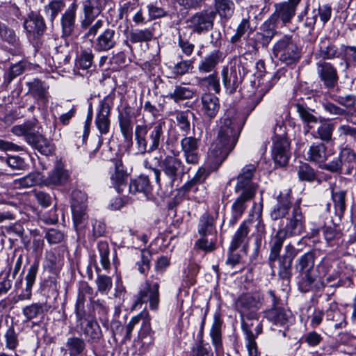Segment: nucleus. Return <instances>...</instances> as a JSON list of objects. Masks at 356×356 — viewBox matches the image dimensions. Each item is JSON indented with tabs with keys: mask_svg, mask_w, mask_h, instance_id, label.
<instances>
[{
	"mask_svg": "<svg viewBox=\"0 0 356 356\" xmlns=\"http://www.w3.org/2000/svg\"><path fill=\"white\" fill-rule=\"evenodd\" d=\"M243 123L238 117L225 115L221 119L218 136L211 144L208 161L211 168H218L233 150L238 140Z\"/></svg>",
	"mask_w": 356,
	"mask_h": 356,
	"instance_id": "f257e3e1",
	"label": "nucleus"
},
{
	"mask_svg": "<svg viewBox=\"0 0 356 356\" xmlns=\"http://www.w3.org/2000/svg\"><path fill=\"white\" fill-rule=\"evenodd\" d=\"M165 122L158 120L149 124H138L135 128V139L138 154H144L157 149L163 138Z\"/></svg>",
	"mask_w": 356,
	"mask_h": 356,
	"instance_id": "f03ea898",
	"label": "nucleus"
},
{
	"mask_svg": "<svg viewBox=\"0 0 356 356\" xmlns=\"http://www.w3.org/2000/svg\"><path fill=\"white\" fill-rule=\"evenodd\" d=\"M81 7L83 16L80 20L81 26L83 29H88L85 37L94 38L104 24V21L98 19L102 10V1L83 0Z\"/></svg>",
	"mask_w": 356,
	"mask_h": 356,
	"instance_id": "7ed1b4c3",
	"label": "nucleus"
},
{
	"mask_svg": "<svg viewBox=\"0 0 356 356\" xmlns=\"http://www.w3.org/2000/svg\"><path fill=\"white\" fill-rule=\"evenodd\" d=\"M12 132L16 136H24L27 143L42 154L47 156L54 151L53 145L42 135L34 131V124L32 122L15 125L12 128Z\"/></svg>",
	"mask_w": 356,
	"mask_h": 356,
	"instance_id": "20e7f679",
	"label": "nucleus"
},
{
	"mask_svg": "<svg viewBox=\"0 0 356 356\" xmlns=\"http://www.w3.org/2000/svg\"><path fill=\"white\" fill-rule=\"evenodd\" d=\"M273 54L276 58L287 65L298 61L300 54L296 44L289 35H284L273 47Z\"/></svg>",
	"mask_w": 356,
	"mask_h": 356,
	"instance_id": "39448f33",
	"label": "nucleus"
},
{
	"mask_svg": "<svg viewBox=\"0 0 356 356\" xmlns=\"http://www.w3.org/2000/svg\"><path fill=\"white\" fill-rule=\"evenodd\" d=\"M216 13L209 8L196 12L186 19L187 27L195 34L206 33L213 29Z\"/></svg>",
	"mask_w": 356,
	"mask_h": 356,
	"instance_id": "423d86ee",
	"label": "nucleus"
},
{
	"mask_svg": "<svg viewBox=\"0 0 356 356\" xmlns=\"http://www.w3.org/2000/svg\"><path fill=\"white\" fill-rule=\"evenodd\" d=\"M315 257L312 252H308L297 259L296 270L302 275L300 282L302 291H309L316 280L312 272L314 266Z\"/></svg>",
	"mask_w": 356,
	"mask_h": 356,
	"instance_id": "0eeeda50",
	"label": "nucleus"
},
{
	"mask_svg": "<svg viewBox=\"0 0 356 356\" xmlns=\"http://www.w3.org/2000/svg\"><path fill=\"white\" fill-rule=\"evenodd\" d=\"M159 283L150 280H146L143 289H140L135 302V305L145 302L149 303L152 310H156L159 304Z\"/></svg>",
	"mask_w": 356,
	"mask_h": 356,
	"instance_id": "6e6552de",
	"label": "nucleus"
},
{
	"mask_svg": "<svg viewBox=\"0 0 356 356\" xmlns=\"http://www.w3.org/2000/svg\"><path fill=\"white\" fill-rule=\"evenodd\" d=\"M272 156L275 163L280 166H285L291 156L290 143L282 135L275 134L273 139Z\"/></svg>",
	"mask_w": 356,
	"mask_h": 356,
	"instance_id": "1a4fd4ad",
	"label": "nucleus"
},
{
	"mask_svg": "<svg viewBox=\"0 0 356 356\" xmlns=\"http://www.w3.org/2000/svg\"><path fill=\"white\" fill-rule=\"evenodd\" d=\"M256 170L257 166L254 164L245 165L237 176L234 191L256 193L258 184L252 181Z\"/></svg>",
	"mask_w": 356,
	"mask_h": 356,
	"instance_id": "9d476101",
	"label": "nucleus"
},
{
	"mask_svg": "<svg viewBox=\"0 0 356 356\" xmlns=\"http://www.w3.org/2000/svg\"><path fill=\"white\" fill-rule=\"evenodd\" d=\"M284 227L281 229L286 232L289 236L301 235L305 231V216L300 205H295L289 216L286 218Z\"/></svg>",
	"mask_w": 356,
	"mask_h": 356,
	"instance_id": "9b49d317",
	"label": "nucleus"
},
{
	"mask_svg": "<svg viewBox=\"0 0 356 356\" xmlns=\"http://www.w3.org/2000/svg\"><path fill=\"white\" fill-rule=\"evenodd\" d=\"M268 294L272 298L273 307L266 312L265 316L273 325L279 326H287L292 318V314L291 312L287 311L282 307H276L277 300L274 291H269Z\"/></svg>",
	"mask_w": 356,
	"mask_h": 356,
	"instance_id": "f8f14e48",
	"label": "nucleus"
},
{
	"mask_svg": "<svg viewBox=\"0 0 356 356\" xmlns=\"http://www.w3.org/2000/svg\"><path fill=\"white\" fill-rule=\"evenodd\" d=\"M261 305V298L259 295L243 294L236 302V307L241 316L250 315L256 316Z\"/></svg>",
	"mask_w": 356,
	"mask_h": 356,
	"instance_id": "ddd939ff",
	"label": "nucleus"
},
{
	"mask_svg": "<svg viewBox=\"0 0 356 356\" xmlns=\"http://www.w3.org/2000/svg\"><path fill=\"white\" fill-rule=\"evenodd\" d=\"M200 139L193 136L184 137L180 141L181 150L184 152L185 161L187 163L196 165L200 160L198 149L200 147Z\"/></svg>",
	"mask_w": 356,
	"mask_h": 356,
	"instance_id": "4468645a",
	"label": "nucleus"
},
{
	"mask_svg": "<svg viewBox=\"0 0 356 356\" xmlns=\"http://www.w3.org/2000/svg\"><path fill=\"white\" fill-rule=\"evenodd\" d=\"M237 197L232 205V218L229 225L233 226L243 216L248 207V204L254 197L256 193L245 191H235Z\"/></svg>",
	"mask_w": 356,
	"mask_h": 356,
	"instance_id": "2eb2a0df",
	"label": "nucleus"
},
{
	"mask_svg": "<svg viewBox=\"0 0 356 356\" xmlns=\"http://www.w3.org/2000/svg\"><path fill=\"white\" fill-rule=\"evenodd\" d=\"M111 104L108 97L104 98L99 102V108L95 118V124L102 134H106L109 131Z\"/></svg>",
	"mask_w": 356,
	"mask_h": 356,
	"instance_id": "dca6fc26",
	"label": "nucleus"
},
{
	"mask_svg": "<svg viewBox=\"0 0 356 356\" xmlns=\"http://www.w3.org/2000/svg\"><path fill=\"white\" fill-rule=\"evenodd\" d=\"M92 291V288L86 282L82 283L79 289V293L74 305V314L78 325L83 324V323L91 318L86 312L85 302L86 295L90 293Z\"/></svg>",
	"mask_w": 356,
	"mask_h": 356,
	"instance_id": "f3484780",
	"label": "nucleus"
},
{
	"mask_svg": "<svg viewBox=\"0 0 356 356\" xmlns=\"http://www.w3.org/2000/svg\"><path fill=\"white\" fill-rule=\"evenodd\" d=\"M161 167L164 174L173 183L177 177L184 174V165L182 161L174 156H166L161 162Z\"/></svg>",
	"mask_w": 356,
	"mask_h": 356,
	"instance_id": "a211bd4d",
	"label": "nucleus"
},
{
	"mask_svg": "<svg viewBox=\"0 0 356 356\" xmlns=\"http://www.w3.org/2000/svg\"><path fill=\"white\" fill-rule=\"evenodd\" d=\"M316 65L318 75L325 86L328 88H334L339 79L337 69L325 61H319Z\"/></svg>",
	"mask_w": 356,
	"mask_h": 356,
	"instance_id": "6ab92c4d",
	"label": "nucleus"
},
{
	"mask_svg": "<svg viewBox=\"0 0 356 356\" xmlns=\"http://www.w3.org/2000/svg\"><path fill=\"white\" fill-rule=\"evenodd\" d=\"M285 253L277 259L279 261V275L282 279L288 280L291 275V266L293 259L298 251L291 244L285 246Z\"/></svg>",
	"mask_w": 356,
	"mask_h": 356,
	"instance_id": "aec40b11",
	"label": "nucleus"
},
{
	"mask_svg": "<svg viewBox=\"0 0 356 356\" xmlns=\"http://www.w3.org/2000/svg\"><path fill=\"white\" fill-rule=\"evenodd\" d=\"M118 39L116 32L113 29H106L95 39L94 49L98 52L109 51L116 46Z\"/></svg>",
	"mask_w": 356,
	"mask_h": 356,
	"instance_id": "412c9836",
	"label": "nucleus"
},
{
	"mask_svg": "<svg viewBox=\"0 0 356 356\" xmlns=\"http://www.w3.org/2000/svg\"><path fill=\"white\" fill-rule=\"evenodd\" d=\"M78 4L74 1L62 14L60 18V25L62 29V35L69 37L72 35L76 27V12Z\"/></svg>",
	"mask_w": 356,
	"mask_h": 356,
	"instance_id": "4be33fe9",
	"label": "nucleus"
},
{
	"mask_svg": "<svg viewBox=\"0 0 356 356\" xmlns=\"http://www.w3.org/2000/svg\"><path fill=\"white\" fill-rule=\"evenodd\" d=\"M277 203L270 212L273 220H277L289 215L291 208V191L289 189L281 191L277 197Z\"/></svg>",
	"mask_w": 356,
	"mask_h": 356,
	"instance_id": "5701e85b",
	"label": "nucleus"
},
{
	"mask_svg": "<svg viewBox=\"0 0 356 356\" xmlns=\"http://www.w3.org/2000/svg\"><path fill=\"white\" fill-rule=\"evenodd\" d=\"M222 83L227 92L233 94L242 83V76L235 67H224L222 70Z\"/></svg>",
	"mask_w": 356,
	"mask_h": 356,
	"instance_id": "b1692460",
	"label": "nucleus"
},
{
	"mask_svg": "<svg viewBox=\"0 0 356 356\" xmlns=\"http://www.w3.org/2000/svg\"><path fill=\"white\" fill-rule=\"evenodd\" d=\"M202 111L210 120L215 118L219 112L220 104L218 97L211 92H205L201 97Z\"/></svg>",
	"mask_w": 356,
	"mask_h": 356,
	"instance_id": "393cba45",
	"label": "nucleus"
},
{
	"mask_svg": "<svg viewBox=\"0 0 356 356\" xmlns=\"http://www.w3.org/2000/svg\"><path fill=\"white\" fill-rule=\"evenodd\" d=\"M289 236L285 231L279 229L277 232L271 236L269 241L270 254L268 257L269 264L271 268L280 257V250L282 248L284 240Z\"/></svg>",
	"mask_w": 356,
	"mask_h": 356,
	"instance_id": "a878e982",
	"label": "nucleus"
},
{
	"mask_svg": "<svg viewBox=\"0 0 356 356\" xmlns=\"http://www.w3.org/2000/svg\"><path fill=\"white\" fill-rule=\"evenodd\" d=\"M24 27L26 31L34 35H41L46 29L44 20L39 13L31 12L24 22Z\"/></svg>",
	"mask_w": 356,
	"mask_h": 356,
	"instance_id": "bb28decb",
	"label": "nucleus"
},
{
	"mask_svg": "<svg viewBox=\"0 0 356 356\" xmlns=\"http://www.w3.org/2000/svg\"><path fill=\"white\" fill-rule=\"evenodd\" d=\"M224 58L223 52L214 50L200 62L197 70L201 73L211 72L219 63L223 61Z\"/></svg>",
	"mask_w": 356,
	"mask_h": 356,
	"instance_id": "cd10ccee",
	"label": "nucleus"
},
{
	"mask_svg": "<svg viewBox=\"0 0 356 356\" xmlns=\"http://www.w3.org/2000/svg\"><path fill=\"white\" fill-rule=\"evenodd\" d=\"M326 146L322 143H316L311 145L305 154V159L308 161L321 165L327 159Z\"/></svg>",
	"mask_w": 356,
	"mask_h": 356,
	"instance_id": "c85d7f7f",
	"label": "nucleus"
},
{
	"mask_svg": "<svg viewBox=\"0 0 356 356\" xmlns=\"http://www.w3.org/2000/svg\"><path fill=\"white\" fill-rule=\"evenodd\" d=\"M296 13L284 1L275 4V11L270 19L274 24L281 21L284 24L291 22Z\"/></svg>",
	"mask_w": 356,
	"mask_h": 356,
	"instance_id": "c756f323",
	"label": "nucleus"
},
{
	"mask_svg": "<svg viewBox=\"0 0 356 356\" xmlns=\"http://www.w3.org/2000/svg\"><path fill=\"white\" fill-rule=\"evenodd\" d=\"M83 324H79L81 330L83 334L88 338V342L89 343H97L102 337V332L101 327L98 323L93 318L87 320Z\"/></svg>",
	"mask_w": 356,
	"mask_h": 356,
	"instance_id": "7c9ffc66",
	"label": "nucleus"
},
{
	"mask_svg": "<svg viewBox=\"0 0 356 356\" xmlns=\"http://www.w3.org/2000/svg\"><path fill=\"white\" fill-rule=\"evenodd\" d=\"M338 56V48L329 38H324L320 40L318 47L315 53L316 58L323 60L333 59Z\"/></svg>",
	"mask_w": 356,
	"mask_h": 356,
	"instance_id": "2f4dec72",
	"label": "nucleus"
},
{
	"mask_svg": "<svg viewBox=\"0 0 356 356\" xmlns=\"http://www.w3.org/2000/svg\"><path fill=\"white\" fill-rule=\"evenodd\" d=\"M129 190L133 194L143 193L149 198L152 195V186L150 184L148 176L143 175L130 181Z\"/></svg>",
	"mask_w": 356,
	"mask_h": 356,
	"instance_id": "473e14b6",
	"label": "nucleus"
},
{
	"mask_svg": "<svg viewBox=\"0 0 356 356\" xmlns=\"http://www.w3.org/2000/svg\"><path fill=\"white\" fill-rule=\"evenodd\" d=\"M69 173L60 165H57L44 179L43 183L47 186L63 185L68 181Z\"/></svg>",
	"mask_w": 356,
	"mask_h": 356,
	"instance_id": "72a5a7b5",
	"label": "nucleus"
},
{
	"mask_svg": "<svg viewBox=\"0 0 356 356\" xmlns=\"http://www.w3.org/2000/svg\"><path fill=\"white\" fill-rule=\"evenodd\" d=\"M51 308L47 303H32L22 309V314L26 321L43 318L44 315Z\"/></svg>",
	"mask_w": 356,
	"mask_h": 356,
	"instance_id": "f704fd0d",
	"label": "nucleus"
},
{
	"mask_svg": "<svg viewBox=\"0 0 356 356\" xmlns=\"http://www.w3.org/2000/svg\"><path fill=\"white\" fill-rule=\"evenodd\" d=\"M119 124L120 131L124 142L131 146L133 144V124L129 113L127 111L119 113Z\"/></svg>",
	"mask_w": 356,
	"mask_h": 356,
	"instance_id": "c9c22d12",
	"label": "nucleus"
},
{
	"mask_svg": "<svg viewBox=\"0 0 356 356\" xmlns=\"http://www.w3.org/2000/svg\"><path fill=\"white\" fill-rule=\"evenodd\" d=\"M39 264L38 261L33 262L29 267L25 277L26 287L18 296L19 300H30L32 295V287L35 283L36 275L38 271Z\"/></svg>",
	"mask_w": 356,
	"mask_h": 356,
	"instance_id": "e433bc0d",
	"label": "nucleus"
},
{
	"mask_svg": "<svg viewBox=\"0 0 356 356\" xmlns=\"http://www.w3.org/2000/svg\"><path fill=\"white\" fill-rule=\"evenodd\" d=\"M241 326L245 336L259 335L262 332V325L259 321V314L241 316Z\"/></svg>",
	"mask_w": 356,
	"mask_h": 356,
	"instance_id": "4c0bfd02",
	"label": "nucleus"
},
{
	"mask_svg": "<svg viewBox=\"0 0 356 356\" xmlns=\"http://www.w3.org/2000/svg\"><path fill=\"white\" fill-rule=\"evenodd\" d=\"M251 221L252 220L249 219L241 223L232 237L229 245L231 250H236L241 245H244L247 242Z\"/></svg>",
	"mask_w": 356,
	"mask_h": 356,
	"instance_id": "58836bf2",
	"label": "nucleus"
},
{
	"mask_svg": "<svg viewBox=\"0 0 356 356\" xmlns=\"http://www.w3.org/2000/svg\"><path fill=\"white\" fill-rule=\"evenodd\" d=\"M127 174L122 168V162L115 163V172L111 176L112 185L118 193H122L127 188Z\"/></svg>",
	"mask_w": 356,
	"mask_h": 356,
	"instance_id": "ea45409f",
	"label": "nucleus"
},
{
	"mask_svg": "<svg viewBox=\"0 0 356 356\" xmlns=\"http://www.w3.org/2000/svg\"><path fill=\"white\" fill-rule=\"evenodd\" d=\"M148 313L146 312H141L139 315L134 316L127 326L124 327V335L122 339V343H126L127 341L130 340L131 338V332L136 325L138 324L140 319H143V325L146 331L150 329L149 318H148Z\"/></svg>",
	"mask_w": 356,
	"mask_h": 356,
	"instance_id": "a19ab883",
	"label": "nucleus"
},
{
	"mask_svg": "<svg viewBox=\"0 0 356 356\" xmlns=\"http://www.w3.org/2000/svg\"><path fill=\"white\" fill-rule=\"evenodd\" d=\"M197 231L200 236L217 235V231L214 225V219L210 213H204L200 217Z\"/></svg>",
	"mask_w": 356,
	"mask_h": 356,
	"instance_id": "79ce46f5",
	"label": "nucleus"
},
{
	"mask_svg": "<svg viewBox=\"0 0 356 356\" xmlns=\"http://www.w3.org/2000/svg\"><path fill=\"white\" fill-rule=\"evenodd\" d=\"M195 95V90L181 85H177L175 86L174 90L168 93L167 97L176 103H179L181 101L191 99Z\"/></svg>",
	"mask_w": 356,
	"mask_h": 356,
	"instance_id": "37998d69",
	"label": "nucleus"
},
{
	"mask_svg": "<svg viewBox=\"0 0 356 356\" xmlns=\"http://www.w3.org/2000/svg\"><path fill=\"white\" fill-rule=\"evenodd\" d=\"M197 85L208 90H213L216 93H220V86L219 78L216 72L209 74L205 77H197Z\"/></svg>",
	"mask_w": 356,
	"mask_h": 356,
	"instance_id": "c03bdc74",
	"label": "nucleus"
},
{
	"mask_svg": "<svg viewBox=\"0 0 356 356\" xmlns=\"http://www.w3.org/2000/svg\"><path fill=\"white\" fill-rule=\"evenodd\" d=\"M86 343L83 339L78 337H71L67 339L66 350L70 356H78L85 350Z\"/></svg>",
	"mask_w": 356,
	"mask_h": 356,
	"instance_id": "a18cd8bd",
	"label": "nucleus"
},
{
	"mask_svg": "<svg viewBox=\"0 0 356 356\" xmlns=\"http://www.w3.org/2000/svg\"><path fill=\"white\" fill-rule=\"evenodd\" d=\"M316 132V138L328 143L332 140L334 124L325 119H321Z\"/></svg>",
	"mask_w": 356,
	"mask_h": 356,
	"instance_id": "49530a36",
	"label": "nucleus"
},
{
	"mask_svg": "<svg viewBox=\"0 0 356 356\" xmlns=\"http://www.w3.org/2000/svg\"><path fill=\"white\" fill-rule=\"evenodd\" d=\"M221 326L222 321L218 315L216 314L213 318V325L210 331V335L212 339V343L215 346L216 351H221Z\"/></svg>",
	"mask_w": 356,
	"mask_h": 356,
	"instance_id": "de8ad7c7",
	"label": "nucleus"
},
{
	"mask_svg": "<svg viewBox=\"0 0 356 356\" xmlns=\"http://www.w3.org/2000/svg\"><path fill=\"white\" fill-rule=\"evenodd\" d=\"M295 107L300 118L305 123L309 129L312 128V124H317L318 122L317 117L313 115V110L308 108L300 103L295 104Z\"/></svg>",
	"mask_w": 356,
	"mask_h": 356,
	"instance_id": "09e8293b",
	"label": "nucleus"
},
{
	"mask_svg": "<svg viewBox=\"0 0 356 356\" xmlns=\"http://www.w3.org/2000/svg\"><path fill=\"white\" fill-rule=\"evenodd\" d=\"M214 10L221 17L229 19L234 10V3L231 0H214Z\"/></svg>",
	"mask_w": 356,
	"mask_h": 356,
	"instance_id": "8fccbe9b",
	"label": "nucleus"
},
{
	"mask_svg": "<svg viewBox=\"0 0 356 356\" xmlns=\"http://www.w3.org/2000/svg\"><path fill=\"white\" fill-rule=\"evenodd\" d=\"M29 90L32 95L44 105L48 102L47 92L42 83L39 80H34L29 83Z\"/></svg>",
	"mask_w": 356,
	"mask_h": 356,
	"instance_id": "3c124183",
	"label": "nucleus"
},
{
	"mask_svg": "<svg viewBox=\"0 0 356 356\" xmlns=\"http://www.w3.org/2000/svg\"><path fill=\"white\" fill-rule=\"evenodd\" d=\"M5 347L10 350H15L19 346V333L15 330L13 325L8 327L3 334Z\"/></svg>",
	"mask_w": 356,
	"mask_h": 356,
	"instance_id": "603ef678",
	"label": "nucleus"
},
{
	"mask_svg": "<svg viewBox=\"0 0 356 356\" xmlns=\"http://www.w3.org/2000/svg\"><path fill=\"white\" fill-rule=\"evenodd\" d=\"M65 3L63 0H52L44 6L45 15L53 22L65 8Z\"/></svg>",
	"mask_w": 356,
	"mask_h": 356,
	"instance_id": "864d4df0",
	"label": "nucleus"
},
{
	"mask_svg": "<svg viewBox=\"0 0 356 356\" xmlns=\"http://www.w3.org/2000/svg\"><path fill=\"white\" fill-rule=\"evenodd\" d=\"M192 114L190 111H177L175 113V120L177 125L183 132L184 136H187L191 130V123L189 115Z\"/></svg>",
	"mask_w": 356,
	"mask_h": 356,
	"instance_id": "5fc2aeb1",
	"label": "nucleus"
},
{
	"mask_svg": "<svg viewBox=\"0 0 356 356\" xmlns=\"http://www.w3.org/2000/svg\"><path fill=\"white\" fill-rule=\"evenodd\" d=\"M297 173L301 181H314L316 179L314 170L307 163L301 162L298 167Z\"/></svg>",
	"mask_w": 356,
	"mask_h": 356,
	"instance_id": "6e6d98bb",
	"label": "nucleus"
},
{
	"mask_svg": "<svg viewBox=\"0 0 356 356\" xmlns=\"http://www.w3.org/2000/svg\"><path fill=\"white\" fill-rule=\"evenodd\" d=\"M153 38V33L151 30L136 29L130 33L129 40L133 43L148 42Z\"/></svg>",
	"mask_w": 356,
	"mask_h": 356,
	"instance_id": "4d7b16f0",
	"label": "nucleus"
},
{
	"mask_svg": "<svg viewBox=\"0 0 356 356\" xmlns=\"http://www.w3.org/2000/svg\"><path fill=\"white\" fill-rule=\"evenodd\" d=\"M200 236V238L195 243V245L199 249L205 252H211L215 250L217 235Z\"/></svg>",
	"mask_w": 356,
	"mask_h": 356,
	"instance_id": "13d9d810",
	"label": "nucleus"
},
{
	"mask_svg": "<svg viewBox=\"0 0 356 356\" xmlns=\"http://www.w3.org/2000/svg\"><path fill=\"white\" fill-rule=\"evenodd\" d=\"M72 208L73 220L76 227H82L84 226L87 219L88 215L86 213V208L83 207L74 206Z\"/></svg>",
	"mask_w": 356,
	"mask_h": 356,
	"instance_id": "bf43d9fd",
	"label": "nucleus"
},
{
	"mask_svg": "<svg viewBox=\"0 0 356 356\" xmlns=\"http://www.w3.org/2000/svg\"><path fill=\"white\" fill-rule=\"evenodd\" d=\"M152 260V254L147 250H143L140 252V260L136 264L138 271L142 274H145L150 268Z\"/></svg>",
	"mask_w": 356,
	"mask_h": 356,
	"instance_id": "052dcab7",
	"label": "nucleus"
},
{
	"mask_svg": "<svg viewBox=\"0 0 356 356\" xmlns=\"http://www.w3.org/2000/svg\"><path fill=\"white\" fill-rule=\"evenodd\" d=\"M332 196L336 212L339 215H343L346 210V192L344 191L332 192Z\"/></svg>",
	"mask_w": 356,
	"mask_h": 356,
	"instance_id": "680f3d73",
	"label": "nucleus"
},
{
	"mask_svg": "<svg viewBox=\"0 0 356 356\" xmlns=\"http://www.w3.org/2000/svg\"><path fill=\"white\" fill-rule=\"evenodd\" d=\"M98 250L100 255V262L102 267L107 270L110 267L109 246L106 241H99L98 243Z\"/></svg>",
	"mask_w": 356,
	"mask_h": 356,
	"instance_id": "e2e57ef3",
	"label": "nucleus"
},
{
	"mask_svg": "<svg viewBox=\"0 0 356 356\" xmlns=\"http://www.w3.org/2000/svg\"><path fill=\"white\" fill-rule=\"evenodd\" d=\"M249 30H251L249 19L244 18L238 25L235 34L231 38L230 42L233 44L238 42L241 37Z\"/></svg>",
	"mask_w": 356,
	"mask_h": 356,
	"instance_id": "0e129e2a",
	"label": "nucleus"
},
{
	"mask_svg": "<svg viewBox=\"0 0 356 356\" xmlns=\"http://www.w3.org/2000/svg\"><path fill=\"white\" fill-rule=\"evenodd\" d=\"M193 63L192 60H181L174 66L172 72L177 76L184 75L193 68Z\"/></svg>",
	"mask_w": 356,
	"mask_h": 356,
	"instance_id": "69168bd1",
	"label": "nucleus"
},
{
	"mask_svg": "<svg viewBox=\"0 0 356 356\" xmlns=\"http://www.w3.org/2000/svg\"><path fill=\"white\" fill-rule=\"evenodd\" d=\"M93 54L91 51H83L78 60L77 65L83 70L90 68L93 61Z\"/></svg>",
	"mask_w": 356,
	"mask_h": 356,
	"instance_id": "338daca9",
	"label": "nucleus"
},
{
	"mask_svg": "<svg viewBox=\"0 0 356 356\" xmlns=\"http://www.w3.org/2000/svg\"><path fill=\"white\" fill-rule=\"evenodd\" d=\"M96 283L98 291L102 293H107L112 288V280L106 275H99Z\"/></svg>",
	"mask_w": 356,
	"mask_h": 356,
	"instance_id": "774afa93",
	"label": "nucleus"
}]
</instances>
